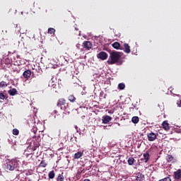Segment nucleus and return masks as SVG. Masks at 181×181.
Masks as SVG:
<instances>
[{
  "label": "nucleus",
  "instance_id": "obj_1",
  "mask_svg": "<svg viewBox=\"0 0 181 181\" xmlns=\"http://www.w3.org/2000/svg\"><path fill=\"white\" fill-rule=\"evenodd\" d=\"M19 168V160L6 159L5 163V169L7 170H15V169H18Z\"/></svg>",
  "mask_w": 181,
  "mask_h": 181
},
{
  "label": "nucleus",
  "instance_id": "obj_2",
  "mask_svg": "<svg viewBox=\"0 0 181 181\" xmlns=\"http://www.w3.org/2000/svg\"><path fill=\"white\" fill-rule=\"evenodd\" d=\"M122 56V53L119 52H112L110 53V57L107 60L108 64H115L118 63Z\"/></svg>",
  "mask_w": 181,
  "mask_h": 181
},
{
  "label": "nucleus",
  "instance_id": "obj_3",
  "mask_svg": "<svg viewBox=\"0 0 181 181\" xmlns=\"http://www.w3.org/2000/svg\"><path fill=\"white\" fill-rule=\"evenodd\" d=\"M54 114H55L54 118H59V119H64V117H66V114L62 110H54Z\"/></svg>",
  "mask_w": 181,
  "mask_h": 181
},
{
  "label": "nucleus",
  "instance_id": "obj_4",
  "mask_svg": "<svg viewBox=\"0 0 181 181\" xmlns=\"http://www.w3.org/2000/svg\"><path fill=\"white\" fill-rule=\"evenodd\" d=\"M147 137H148V141H149L150 142H152L155 141L156 138H158V133L155 134L153 132H151L147 134Z\"/></svg>",
  "mask_w": 181,
  "mask_h": 181
},
{
  "label": "nucleus",
  "instance_id": "obj_5",
  "mask_svg": "<svg viewBox=\"0 0 181 181\" xmlns=\"http://www.w3.org/2000/svg\"><path fill=\"white\" fill-rule=\"evenodd\" d=\"M108 57V54L105 52H100L99 54H98V58L100 59V60H107V58Z\"/></svg>",
  "mask_w": 181,
  "mask_h": 181
},
{
  "label": "nucleus",
  "instance_id": "obj_6",
  "mask_svg": "<svg viewBox=\"0 0 181 181\" xmlns=\"http://www.w3.org/2000/svg\"><path fill=\"white\" fill-rule=\"evenodd\" d=\"M173 176L175 180H181V169H178L175 171Z\"/></svg>",
  "mask_w": 181,
  "mask_h": 181
},
{
  "label": "nucleus",
  "instance_id": "obj_7",
  "mask_svg": "<svg viewBox=\"0 0 181 181\" xmlns=\"http://www.w3.org/2000/svg\"><path fill=\"white\" fill-rule=\"evenodd\" d=\"M149 158H150L149 153L146 151L143 154V158H141V160L142 162H144V163H147L148 160H149Z\"/></svg>",
  "mask_w": 181,
  "mask_h": 181
},
{
  "label": "nucleus",
  "instance_id": "obj_8",
  "mask_svg": "<svg viewBox=\"0 0 181 181\" xmlns=\"http://www.w3.org/2000/svg\"><path fill=\"white\" fill-rule=\"evenodd\" d=\"M30 76H32V71L30 70H26L23 73V77L26 80H29V78H30Z\"/></svg>",
  "mask_w": 181,
  "mask_h": 181
},
{
  "label": "nucleus",
  "instance_id": "obj_9",
  "mask_svg": "<svg viewBox=\"0 0 181 181\" xmlns=\"http://www.w3.org/2000/svg\"><path fill=\"white\" fill-rule=\"evenodd\" d=\"M83 45V48L86 49V50H90V49H91V42L84 41Z\"/></svg>",
  "mask_w": 181,
  "mask_h": 181
},
{
  "label": "nucleus",
  "instance_id": "obj_10",
  "mask_svg": "<svg viewBox=\"0 0 181 181\" xmlns=\"http://www.w3.org/2000/svg\"><path fill=\"white\" fill-rule=\"evenodd\" d=\"M111 119H112V117H111L110 116L106 115L103 117L102 121L103 124H108V122H110Z\"/></svg>",
  "mask_w": 181,
  "mask_h": 181
},
{
  "label": "nucleus",
  "instance_id": "obj_11",
  "mask_svg": "<svg viewBox=\"0 0 181 181\" xmlns=\"http://www.w3.org/2000/svg\"><path fill=\"white\" fill-rule=\"evenodd\" d=\"M163 129H165V131H169L170 129V127H169V123H168V121H164L162 123Z\"/></svg>",
  "mask_w": 181,
  "mask_h": 181
},
{
  "label": "nucleus",
  "instance_id": "obj_12",
  "mask_svg": "<svg viewBox=\"0 0 181 181\" xmlns=\"http://www.w3.org/2000/svg\"><path fill=\"white\" fill-rule=\"evenodd\" d=\"M124 52L125 53H127V54L131 53V47L129 46V45H128L127 43H124Z\"/></svg>",
  "mask_w": 181,
  "mask_h": 181
},
{
  "label": "nucleus",
  "instance_id": "obj_13",
  "mask_svg": "<svg viewBox=\"0 0 181 181\" xmlns=\"http://www.w3.org/2000/svg\"><path fill=\"white\" fill-rule=\"evenodd\" d=\"M62 105H66V99L60 98L57 103V107H62Z\"/></svg>",
  "mask_w": 181,
  "mask_h": 181
},
{
  "label": "nucleus",
  "instance_id": "obj_14",
  "mask_svg": "<svg viewBox=\"0 0 181 181\" xmlns=\"http://www.w3.org/2000/svg\"><path fill=\"white\" fill-rule=\"evenodd\" d=\"M39 146H40V143H39V141H33V145L32 146V151H36V149H37V148H39Z\"/></svg>",
  "mask_w": 181,
  "mask_h": 181
},
{
  "label": "nucleus",
  "instance_id": "obj_15",
  "mask_svg": "<svg viewBox=\"0 0 181 181\" xmlns=\"http://www.w3.org/2000/svg\"><path fill=\"white\" fill-rule=\"evenodd\" d=\"M136 181H144L145 180V176L141 173H139L137 174V177H136Z\"/></svg>",
  "mask_w": 181,
  "mask_h": 181
},
{
  "label": "nucleus",
  "instance_id": "obj_16",
  "mask_svg": "<svg viewBox=\"0 0 181 181\" xmlns=\"http://www.w3.org/2000/svg\"><path fill=\"white\" fill-rule=\"evenodd\" d=\"M8 94L9 95H16V94H18V90H16V88H12V89H10L8 90Z\"/></svg>",
  "mask_w": 181,
  "mask_h": 181
},
{
  "label": "nucleus",
  "instance_id": "obj_17",
  "mask_svg": "<svg viewBox=\"0 0 181 181\" xmlns=\"http://www.w3.org/2000/svg\"><path fill=\"white\" fill-rule=\"evenodd\" d=\"M135 162H136V160H135V158L132 157H129L127 160L128 165H129L130 166H132V165H134Z\"/></svg>",
  "mask_w": 181,
  "mask_h": 181
},
{
  "label": "nucleus",
  "instance_id": "obj_18",
  "mask_svg": "<svg viewBox=\"0 0 181 181\" xmlns=\"http://www.w3.org/2000/svg\"><path fill=\"white\" fill-rule=\"evenodd\" d=\"M112 47L114 49H116L117 50H118L119 49H121V44H119V42H115L112 45Z\"/></svg>",
  "mask_w": 181,
  "mask_h": 181
},
{
  "label": "nucleus",
  "instance_id": "obj_19",
  "mask_svg": "<svg viewBox=\"0 0 181 181\" xmlns=\"http://www.w3.org/2000/svg\"><path fill=\"white\" fill-rule=\"evenodd\" d=\"M68 100L69 101H70V103H76V96H74V95H70L69 97H68Z\"/></svg>",
  "mask_w": 181,
  "mask_h": 181
},
{
  "label": "nucleus",
  "instance_id": "obj_20",
  "mask_svg": "<svg viewBox=\"0 0 181 181\" xmlns=\"http://www.w3.org/2000/svg\"><path fill=\"white\" fill-rule=\"evenodd\" d=\"M81 156H83V153H81V151H78L77 153H76L74 154V159H80V158H81Z\"/></svg>",
  "mask_w": 181,
  "mask_h": 181
},
{
  "label": "nucleus",
  "instance_id": "obj_21",
  "mask_svg": "<svg viewBox=\"0 0 181 181\" xmlns=\"http://www.w3.org/2000/svg\"><path fill=\"white\" fill-rule=\"evenodd\" d=\"M56 174L54 173V170L49 171L48 173L49 179H54Z\"/></svg>",
  "mask_w": 181,
  "mask_h": 181
},
{
  "label": "nucleus",
  "instance_id": "obj_22",
  "mask_svg": "<svg viewBox=\"0 0 181 181\" xmlns=\"http://www.w3.org/2000/svg\"><path fill=\"white\" fill-rule=\"evenodd\" d=\"M132 122L133 124H138L139 122V117L138 116H134L132 118Z\"/></svg>",
  "mask_w": 181,
  "mask_h": 181
},
{
  "label": "nucleus",
  "instance_id": "obj_23",
  "mask_svg": "<svg viewBox=\"0 0 181 181\" xmlns=\"http://www.w3.org/2000/svg\"><path fill=\"white\" fill-rule=\"evenodd\" d=\"M46 166H47V162H46L45 160H42L40 165H39V167L40 168H46Z\"/></svg>",
  "mask_w": 181,
  "mask_h": 181
},
{
  "label": "nucleus",
  "instance_id": "obj_24",
  "mask_svg": "<svg viewBox=\"0 0 181 181\" xmlns=\"http://www.w3.org/2000/svg\"><path fill=\"white\" fill-rule=\"evenodd\" d=\"M57 181H64V175H63V173L57 176Z\"/></svg>",
  "mask_w": 181,
  "mask_h": 181
},
{
  "label": "nucleus",
  "instance_id": "obj_25",
  "mask_svg": "<svg viewBox=\"0 0 181 181\" xmlns=\"http://www.w3.org/2000/svg\"><path fill=\"white\" fill-rule=\"evenodd\" d=\"M166 159L168 162H175L173 156L172 155H168Z\"/></svg>",
  "mask_w": 181,
  "mask_h": 181
},
{
  "label": "nucleus",
  "instance_id": "obj_26",
  "mask_svg": "<svg viewBox=\"0 0 181 181\" xmlns=\"http://www.w3.org/2000/svg\"><path fill=\"white\" fill-rule=\"evenodd\" d=\"M54 32H56V30L53 28H48V33H49V35H54Z\"/></svg>",
  "mask_w": 181,
  "mask_h": 181
},
{
  "label": "nucleus",
  "instance_id": "obj_27",
  "mask_svg": "<svg viewBox=\"0 0 181 181\" xmlns=\"http://www.w3.org/2000/svg\"><path fill=\"white\" fill-rule=\"evenodd\" d=\"M118 88H119V90H124L125 84H124L123 83H119Z\"/></svg>",
  "mask_w": 181,
  "mask_h": 181
},
{
  "label": "nucleus",
  "instance_id": "obj_28",
  "mask_svg": "<svg viewBox=\"0 0 181 181\" xmlns=\"http://www.w3.org/2000/svg\"><path fill=\"white\" fill-rule=\"evenodd\" d=\"M5 101V95L4 93H0V103H4Z\"/></svg>",
  "mask_w": 181,
  "mask_h": 181
},
{
  "label": "nucleus",
  "instance_id": "obj_29",
  "mask_svg": "<svg viewBox=\"0 0 181 181\" xmlns=\"http://www.w3.org/2000/svg\"><path fill=\"white\" fill-rule=\"evenodd\" d=\"M0 87L1 88L8 87V84L5 81H1L0 82Z\"/></svg>",
  "mask_w": 181,
  "mask_h": 181
},
{
  "label": "nucleus",
  "instance_id": "obj_30",
  "mask_svg": "<svg viewBox=\"0 0 181 181\" xmlns=\"http://www.w3.org/2000/svg\"><path fill=\"white\" fill-rule=\"evenodd\" d=\"M13 135H19V130L18 129H13Z\"/></svg>",
  "mask_w": 181,
  "mask_h": 181
},
{
  "label": "nucleus",
  "instance_id": "obj_31",
  "mask_svg": "<svg viewBox=\"0 0 181 181\" xmlns=\"http://www.w3.org/2000/svg\"><path fill=\"white\" fill-rule=\"evenodd\" d=\"M158 181H172V179H170V177H166L163 179L159 180Z\"/></svg>",
  "mask_w": 181,
  "mask_h": 181
},
{
  "label": "nucleus",
  "instance_id": "obj_32",
  "mask_svg": "<svg viewBox=\"0 0 181 181\" xmlns=\"http://www.w3.org/2000/svg\"><path fill=\"white\" fill-rule=\"evenodd\" d=\"M9 63H11V60L9 59V58H6L5 59V64H9Z\"/></svg>",
  "mask_w": 181,
  "mask_h": 181
},
{
  "label": "nucleus",
  "instance_id": "obj_33",
  "mask_svg": "<svg viewBox=\"0 0 181 181\" xmlns=\"http://www.w3.org/2000/svg\"><path fill=\"white\" fill-rule=\"evenodd\" d=\"M76 35H78V36H80V31H78V33H76Z\"/></svg>",
  "mask_w": 181,
  "mask_h": 181
},
{
  "label": "nucleus",
  "instance_id": "obj_34",
  "mask_svg": "<svg viewBox=\"0 0 181 181\" xmlns=\"http://www.w3.org/2000/svg\"><path fill=\"white\" fill-rule=\"evenodd\" d=\"M179 107H181V100H180Z\"/></svg>",
  "mask_w": 181,
  "mask_h": 181
},
{
  "label": "nucleus",
  "instance_id": "obj_35",
  "mask_svg": "<svg viewBox=\"0 0 181 181\" xmlns=\"http://www.w3.org/2000/svg\"><path fill=\"white\" fill-rule=\"evenodd\" d=\"M75 30H78V29L77 28H75Z\"/></svg>",
  "mask_w": 181,
  "mask_h": 181
},
{
  "label": "nucleus",
  "instance_id": "obj_36",
  "mask_svg": "<svg viewBox=\"0 0 181 181\" xmlns=\"http://www.w3.org/2000/svg\"><path fill=\"white\" fill-rule=\"evenodd\" d=\"M84 181H90L89 180H85Z\"/></svg>",
  "mask_w": 181,
  "mask_h": 181
},
{
  "label": "nucleus",
  "instance_id": "obj_37",
  "mask_svg": "<svg viewBox=\"0 0 181 181\" xmlns=\"http://www.w3.org/2000/svg\"><path fill=\"white\" fill-rule=\"evenodd\" d=\"M21 15H23V12H21Z\"/></svg>",
  "mask_w": 181,
  "mask_h": 181
},
{
  "label": "nucleus",
  "instance_id": "obj_38",
  "mask_svg": "<svg viewBox=\"0 0 181 181\" xmlns=\"http://www.w3.org/2000/svg\"><path fill=\"white\" fill-rule=\"evenodd\" d=\"M76 129H77V126L75 127Z\"/></svg>",
  "mask_w": 181,
  "mask_h": 181
}]
</instances>
